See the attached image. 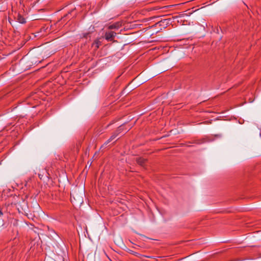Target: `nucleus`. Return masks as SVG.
<instances>
[{
    "instance_id": "1",
    "label": "nucleus",
    "mask_w": 261,
    "mask_h": 261,
    "mask_svg": "<svg viewBox=\"0 0 261 261\" xmlns=\"http://www.w3.org/2000/svg\"><path fill=\"white\" fill-rule=\"evenodd\" d=\"M83 192L81 190V192H79L77 188L73 190L71 193V201L72 202H77L82 203L83 202Z\"/></svg>"
},
{
    "instance_id": "2",
    "label": "nucleus",
    "mask_w": 261,
    "mask_h": 261,
    "mask_svg": "<svg viewBox=\"0 0 261 261\" xmlns=\"http://www.w3.org/2000/svg\"><path fill=\"white\" fill-rule=\"evenodd\" d=\"M116 35V33L115 32L113 31H109L106 33L105 38L107 40L111 41L114 39Z\"/></svg>"
},
{
    "instance_id": "3",
    "label": "nucleus",
    "mask_w": 261,
    "mask_h": 261,
    "mask_svg": "<svg viewBox=\"0 0 261 261\" xmlns=\"http://www.w3.org/2000/svg\"><path fill=\"white\" fill-rule=\"evenodd\" d=\"M17 20L20 23H24L26 22L25 18L20 14H18Z\"/></svg>"
},
{
    "instance_id": "4",
    "label": "nucleus",
    "mask_w": 261,
    "mask_h": 261,
    "mask_svg": "<svg viewBox=\"0 0 261 261\" xmlns=\"http://www.w3.org/2000/svg\"><path fill=\"white\" fill-rule=\"evenodd\" d=\"M117 136V135L114 134H113L111 137L105 143V144L103 145L102 146H101V147H102L103 146H105V145H107L109 143H110L111 141H112L113 140H114Z\"/></svg>"
},
{
    "instance_id": "5",
    "label": "nucleus",
    "mask_w": 261,
    "mask_h": 261,
    "mask_svg": "<svg viewBox=\"0 0 261 261\" xmlns=\"http://www.w3.org/2000/svg\"><path fill=\"white\" fill-rule=\"evenodd\" d=\"M137 162L138 164L143 166L146 162V160L144 158H140L137 159Z\"/></svg>"
},
{
    "instance_id": "6",
    "label": "nucleus",
    "mask_w": 261,
    "mask_h": 261,
    "mask_svg": "<svg viewBox=\"0 0 261 261\" xmlns=\"http://www.w3.org/2000/svg\"><path fill=\"white\" fill-rule=\"evenodd\" d=\"M123 247H122V248L128 252H129L130 253L132 254H134L135 253V252L131 250H129V249H128L127 248V246H123Z\"/></svg>"
},
{
    "instance_id": "7",
    "label": "nucleus",
    "mask_w": 261,
    "mask_h": 261,
    "mask_svg": "<svg viewBox=\"0 0 261 261\" xmlns=\"http://www.w3.org/2000/svg\"><path fill=\"white\" fill-rule=\"evenodd\" d=\"M117 27H118L117 24H113L110 25L109 27V28L110 29H113L117 28Z\"/></svg>"
},
{
    "instance_id": "8",
    "label": "nucleus",
    "mask_w": 261,
    "mask_h": 261,
    "mask_svg": "<svg viewBox=\"0 0 261 261\" xmlns=\"http://www.w3.org/2000/svg\"><path fill=\"white\" fill-rule=\"evenodd\" d=\"M3 215V213L1 210H0V217H2Z\"/></svg>"
},
{
    "instance_id": "9",
    "label": "nucleus",
    "mask_w": 261,
    "mask_h": 261,
    "mask_svg": "<svg viewBox=\"0 0 261 261\" xmlns=\"http://www.w3.org/2000/svg\"><path fill=\"white\" fill-rule=\"evenodd\" d=\"M166 20H164L163 21H160V22H159V23H160V25H162V24H161V23H164V21H165Z\"/></svg>"
},
{
    "instance_id": "10",
    "label": "nucleus",
    "mask_w": 261,
    "mask_h": 261,
    "mask_svg": "<svg viewBox=\"0 0 261 261\" xmlns=\"http://www.w3.org/2000/svg\"><path fill=\"white\" fill-rule=\"evenodd\" d=\"M121 129V127H120L118 128V131H120Z\"/></svg>"
},
{
    "instance_id": "11",
    "label": "nucleus",
    "mask_w": 261,
    "mask_h": 261,
    "mask_svg": "<svg viewBox=\"0 0 261 261\" xmlns=\"http://www.w3.org/2000/svg\"><path fill=\"white\" fill-rule=\"evenodd\" d=\"M96 46L97 47H98V43H96Z\"/></svg>"
}]
</instances>
